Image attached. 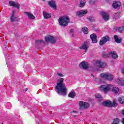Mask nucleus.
Segmentation results:
<instances>
[{"mask_svg": "<svg viewBox=\"0 0 124 124\" xmlns=\"http://www.w3.org/2000/svg\"><path fill=\"white\" fill-rule=\"evenodd\" d=\"M96 38V34H92L90 35V38L92 40L93 43H96V42H97Z\"/></svg>", "mask_w": 124, "mask_h": 124, "instance_id": "nucleus-18", "label": "nucleus"}, {"mask_svg": "<svg viewBox=\"0 0 124 124\" xmlns=\"http://www.w3.org/2000/svg\"><path fill=\"white\" fill-rule=\"evenodd\" d=\"M106 57H111L112 59H117L118 58V54L116 53V51H110L108 54H105Z\"/></svg>", "mask_w": 124, "mask_h": 124, "instance_id": "nucleus-8", "label": "nucleus"}, {"mask_svg": "<svg viewBox=\"0 0 124 124\" xmlns=\"http://www.w3.org/2000/svg\"><path fill=\"white\" fill-rule=\"evenodd\" d=\"M121 123L124 124V118L122 119Z\"/></svg>", "mask_w": 124, "mask_h": 124, "instance_id": "nucleus-38", "label": "nucleus"}, {"mask_svg": "<svg viewBox=\"0 0 124 124\" xmlns=\"http://www.w3.org/2000/svg\"><path fill=\"white\" fill-rule=\"evenodd\" d=\"M80 49H84L85 51L88 50L89 48V43L88 42H85L82 46L79 47Z\"/></svg>", "mask_w": 124, "mask_h": 124, "instance_id": "nucleus-20", "label": "nucleus"}, {"mask_svg": "<svg viewBox=\"0 0 124 124\" xmlns=\"http://www.w3.org/2000/svg\"><path fill=\"white\" fill-rule=\"evenodd\" d=\"M87 13H88V10H80L77 12L76 15L78 16V17H83V16L86 15Z\"/></svg>", "mask_w": 124, "mask_h": 124, "instance_id": "nucleus-10", "label": "nucleus"}, {"mask_svg": "<svg viewBox=\"0 0 124 124\" xmlns=\"http://www.w3.org/2000/svg\"><path fill=\"white\" fill-rule=\"evenodd\" d=\"M79 67L83 69H87V68L89 67V64L86 62L83 61L80 63Z\"/></svg>", "mask_w": 124, "mask_h": 124, "instance_id": "nucleus-13", "label": "nucleus"}, {"mask_svg": "<svg viewBox=\"0 0 124 124\" xmlns=\"http://www.w3.org/2000/svg\"><path fill=\"white\" fill-rule=\"evenodd\" d=\"M76 113H77V111L74 110L73 112H72V115H73V114H76Z\"/></svg>", "mask_w": 124, "mask_h": 124, "instance_id": "nucleus-37", "label": "nucleus"}, {"mask_svg": "<svg viewBox=\"0 0 124 124\" xmlns=\"http://www.w3.org/2000/svg\"><path fill=\"white\" fill-rule=\"evenodd\" d=\"M28 91V89L26 88L25 89V92H27Z\"/></svg>", "mask_w": 124, "mask_h": 124, "instance_id": "nucleus-40", "label": "nucleus"}, {"mask_svg": "<svg viewBox=\"0 0 124 124\" xmlns=\"http://www.w3.org/2000/svg\"><path fill=\"white\" fill-rule=\"evenodd\" d=\"M101 14L103 17V19H104L105 21H108V20H109V15L108 14L104 12H102Z\"/></svg>", "mask_w": 124, "mask_h": 124, "instance_id": "nucleus-17", "label": "nucleus"}, {"mask_svg": "<svg viewBox=\"0 0 124 124\" xmlns=\"http://www.w3.org/2000/svg\"><path fill=\"white\" fill-rule=\"evenodd\" d=\"M24 13L28 16L29 19H32L35 18V17H34V16H33V15L31 14V13H30V12H25Z\"/></svg>", "mask_w": 124, "mask_h": 124, "instance_id": "nucleus-21", "label": "nucleus"}, {"mask_svg": "<svg viewBox=\"0 0 124 124\" xmlns=\"http://www.w3.org/2000/svg\"><path fill=\"white\" fill-rule=\"evenodd\" d=\"M89 3L91 5H93V4H94V0H89Z\"/></svg>", "mask_w": 124, "mask_h": 124, "instance_id": "nucleus-33", "label": "nucleus"}, {"mask_svg": "<svg viewBox=\"0 0 124 124\" xmlns=\"http://www.w3.org/2000/svg\"><path fill=\"white\" fill-rule=\"evenodd\" d=\"M57 75L58 76H59V77H63V75L61 73H58Z\"/></svg>", "mask_w": 124, "mask_h": 124, "instance_id": "nucleus-36", "label": "nucleus"}, {"mask_svg": "<svg viewBox=\"0 0 124 124\" xmlns=\"http://www.w3.org/2000/svg\"><path fill=\"white\" fill-rule=\"evenodd\" d=\"M120 124V119L119 118H115L113 120V122L112 124Z\"/></svg>", "mask_w": 124, "mask_h": 124, "instance_id": "nucleus-28", "label": "nucleus"}, {"mask_svg": "<svg viewBox=\"0 0 124 124\" xmlns=\"http://www.w3.org/2000/svg\"><path fill=\"white\" fill-rule=\"evenodd\" d=\"M76 95V94L74 92H70L68 94L69 97H71L72 98H74Z\"/></svg>", "mask_w": 124, "mask_h": 124, "instance_id": "nucleus-25", "label": "nucleus"}, {"mask_svg": "<svg viewBox=\"0 0 124 124\" xmlns=\"http://www.w3.org/2000/svg\"><path fill=\"white\" fill-rule=\"evenodd\" d=\"M121 18V13L118 12L114 15V19H119Z\"/></svg>", "mask_w": 124, "mask_h": 124, "instance_id": "nucleus-26", "label": "nucleus"}, {"mask_svg": "<svg viewBox=\"0 0 124 124\" xmlns=\"http://www.w3.org/2000/svg\"><path fill=\"white\" fill-rule=\"evenodd\" d=\"M101 78L106 79V80H108V81H112L113 80V75H111L110 73H101Z\"/></svg>", "mask_w": 124, "mask_h": 124, "instance_id": "nucleus-6", "label": "nucleus"}, {"mask_svg": "<svg viewBox=\"0 0 124 124\" xmlns=\"http://www.w3.org/2000/svg\"><path fill=\"white\" fill-rule=\"evenodd\" d=\"M108 41H110V37L108 36H105L101 39L99 44L101 46L104 45Z\"/></svg>", "mask_w": 124, "mask_h": 124, "instance_id": "nucleus-7", "label": "nucleus"}, {"mask_svg": "<svg viewBox=\"0 0 124 124\" xmlns=\"http://www.w3.org/2000/svg\"><path fill=\"white\" fill-rule=\"evenodd\" d=\"M114 39L117 43H121L122 42V39H119V37L117 35H114Z\"/></svg>", "mask_w": 124, "mask_h": 124, "instance_id": "nucleus-24", "label": "nucleus"}, {"mask_svg": "<svg viewBox=\"0 0 124 124\" xmlns=\"http://www.w3.org/2000/svg\"><path fill=\"white\" fill-rule=\"evenodd\" d=\"M112 92L115 93V94H117L119 92V88L117 87H112L111 89Z\"/></svg>", "mask_w": 124, "mask_h": 124, "instance_id": "nucleus-23", "label": "nucleus"}, {"mask_svg": "<svg viewBox=\"0 0 124 124\" xmlns=\"http://www.w3.org/2000/svg\"><path fill=\"white\" fill-rule=\"evenodd\" d=\"M94 77V76H93V78Z\"/></svg>", "mask_w": 124, "mask_h": 124, "instance_id": "nucleus-42", "label": "nucleus"}, {"mask_svg": "<svg viewBox=\"0 0 124 124\" xmlns=\"http://www.w3.org/2000/svg\"><path fill=\"white\" fill-rule=\"evenodd\" d=\"M43 13L44 17V18H45V19H49V18H51V14H48L45 12H43Z\"/></svg>", "mask_w": 124, "mask_h": 124, "instance_id": "nucleus-22", "label": "nucleus"}, {"mask_svg": "<svg viewBox=\"0 0 124 124\" xmlns=\"http://www.w3.org/2000/svg\"><path fill=\"white\" fill-rule=\"evenodd\" d=\"M88 28L87 27H83L82 29V31H83L84 34H87L88 33Z\"/></svg>", "mask_w": 124, "mask_h": 124, "instance_id": "nucleus-30", "label": "nucleus"}, {"mask_svg": "<svg viewBox=\"0 0 124 124\" xmlns=\"http://www.w3.org/2000/svg\"><path fill=\"white\" fill-rule=\"evenodd\" d=\"M118 31L119 32H124V26H121L119 28Z\"/></svg>", "mask_w": 124, "mask_h": 124, "instance_id": "nucleus-31", "label": "nucleus"}, {"mask_svg": "<svg viewBox=\"0 0 124 124\" xmlns=\"http://www.w3.org/2000/svg\"><path fill=\"white\" fill-rule=\"evenodd\" d=\"M95 97H96V98H100L101 99V98H102V97H101V95L99 94H96L95 95Z\"/></svg>", "mask_w": 124, "mask_h": 124, "instance_id": "nucleus-35", "label": "nucleus"}, {"mask_svg": "<svg viewBox=\"0 0 124 124\" xmlns=\"http://www.w3.org/2000/svg\"><path fill=\"white\" fill-rule=\"evenodd\" d=\"M11 22H15L16 21H18L17 17L15 16V11H13L11 17H10Z\"/></svg>", "mask_w": 124, "mask_h": 124, "instance_id": "nucleus-15", "label": "nucleus"}, {"mask_svg": "<svg viewBox=\"0 0 124 124\" xmlns=\"http://www.w3.org/2000/svg\"><path fill=\"white\" fill-rule=\"evenodd\" d=\"M117 83L119 86H124V78H118L116 80Z\"/></svg>", "mask_w": 124, "mask_h": 124, "instance_id": "nucleus-19", "label": "nucleus"}, {"mask_svg": "<svg viewBox=\"0 0 124 124\" xmlns=\"http://www.w3.org/2000/svg\"><path fill=\"white\" fill-rule=\"evenodd\" d=\"M86 4V0H81L80 2L79 6L80 7H83L84 5Z\"/></svg>", "mask_w": 124, "mask_h": 124, "instance_id": "nucleus-27", "label": "nucleus"}, {"mask_svg": "<svg viewBox=\"0 0 124 124\" xmlns=\"http://www.w3.org/2000/svg\"><path fill=\"white\" fill-rule=\"evenodd\" d=\"M70 31H71V32H73V29H71V30H70Z\"/></svg>", "mask_w": 124, "mask_h": 124, "instance_id": "nucleus-39", "label": "nucleus"}, {"mask_svg": "<svg viewBox=\"0 0 124 124\" xmlns=\"http://www.w3.org/2000/svg\"><path fill=\"white\" fill-rule=\"evenodd\" d=\"M45 41H46V42H50V43H56V39H55V38H54V37L52 36H49L46 37Z\"/></svg>", "mask_w": 124, "mask_h": 124, "instance_id": "nucleus-11", "label": "nucleus"}, {"mask_svg": "<svg viewBox=\"0 0 124 124\" xmlns=\"http://www.w3.org/2000/svg\"><path fill=\"white\" fill-rule=\"evenodd\" d=\"M70 19L68 16H62L58 19L59 23L61 27H65L68 25Z\"/></svg>", "mask_w": 124, "mask_h": 124, "instance_id": "nucleus-2", "label": "nucleus"}, {"mask_svg": "<svg viewBox=\"0 0 124 124\" xmlns=\"http://www.w3.org/2000/svg\"><path fill=\"white\" fill-rule=\"evenodd\" d=\"M112 89H113V85L112 84L103 85L100 87L101 91H103L104 93H106V94H107Z\"/></svg>", "mask_w": 124, "mask_h": 124, "instance_id": "nucleus-3", "label": "nucleus"}, {"mask_svg": "<svg viewBox=\"0 0 124 124\" xmlns=\"http://www.w3.org/2000/svg\"><path fill=\"white\" fill-rule=\"evenodd\" d=\"M118 101L121 104H124V96H122L121 97H119Z\"/></svg>", "mask_w": 124, "mask_h": 124, "instance_id": "nucleus-29", "label": "nucleus"}, {"mask_svg": "<svg viewBox=\"0 0 124 124\" xmlns=\"http://www.w3.org/2000/svg\"><path fill=\"white\" fill-rule=\"evenodd\" d=\"M72 36H74V35L73 34H72Z\"/></svg>", "mask_w": 124, "mask_h": 124, "instance_id": "nucleus-41", "label": "nucleus"}, {"mask_svg": "<svg viewBox=\"0 0 124 124\" xmlns=\"http://www.w3.org/2000/svg\"><path fill=\"white\" fill-rule=\"evenodd\" d=\"M2 124H3V123H2Z\"/></svg>", "mask_w": 124, "mask_h": 124, "instance_id": "nucleus-43", "label": "nucleus"}, {"mask_svg": "<svg viewBox=\"0 0 124 124\" xmlns=\"http://www.w3.org/2000/svg\"><path fill=\"white\" fill-rule=\"evenodd\" d=\"M102 105L106 107H117L118 106V103H117V100H114L113 103L109 100H107L104 101Z\"/></svg>", "mask_w": 124, "mask_h": 124, "instance_id": "nucleus-4", "label": "nucleus"}, {"mask_svg": "<svg viewBox=\"0 0 124 124\" xmlns=\"http://www.w3.org/2000/svg\"><path fill=\"white\" fill-rule=\"evenodd\" d=\"M42 42H43V40H36L35 42L36 44H39V43H42Z\"/></svg>", "mask_w": 124, "mask_h": 124, "instance_id": "nucleus-34", "label": "nucleus"}, {"mask_svg": "<svg viewBox=\"0 0 124 124\" xmlns=\"http://www.w3.org/2000/svg\"><path fill=\"white\" fill-rule=\"evenodd\" d=\"M89 20L91 23H93V22H94V18L93 17H89Z\"/></svg>", "mask_w": 124, "mask_h": 124, "instance_id": "nucleus-32", "label": "nucleus"}, {"mask_svg": "<svg viewBox=\"0 0 124 124\" xmlns=\"http://www.w3.org/2000/svg\"><path fill=\"white\" fill-rule=\"evenodd\" d=\"M95 66L98 67V68H104L106 67V62H101V60H97L94 62Z\"/></svg>", "mask_w": 124, "mask_h": 124, "instance_id": "nucleus-5", "label": "nucleus"}, {"mask_svg": "<svg viewBox=\"0 0 124 124\" xmlns=\"http://www.w3.org/2000/svg\"><path fill=\"white\" fill-rule=\"evenodd\" d=\"M9 4H10V6H14V7H16L17 9H20V4L16 2L10 1Z\"/></svg>", "mask_w": 124, "mask_h": 124, "instance_id": "nucleus-14", "label": "nucleus"}, {"mask_svg": "<svg viewBox=\"0 0 124 124\" xmlns=\"http://www.w3.org/2000/svg\"><path fill=\"white\" fill-rule=\"evenodd\" d=\"M48 4L51 8H53V9H57V6L56 5V2L54 0H51L48 1Z\"/></svg>", "mask_w": 124, "mask_h": 124, "instance_id": "nucleus-16", "label": "nucleus"}, {"mask_svg": "<svg viewBox=\"0 0 124 124\" xmlns=\"http://www.w3.org/2000/svg\"><path fill=\"white\" fill-rule=\"evenodd\" d=\"M89 106V103H86L83 101L79 102V109H80L81 110H84V109L88 108Z\"/></svg>", "mask_w": 124, "mask_h": 124, "instance_id": "nucleus-9", "label": "nucleus"}, {"mask_svg": "<svg viewBox=\"0 0 124 124\" xmlns=\"http://www.w3.org/2000/svg\"><path fill=\"white\" fill-rule=\"evenodd\" d=\"M121 5H122V3L120 1H114L113 2V4H112L113 8H115V9H119Z\"/></svg>", "mask_w": 124, "mask_h": 124, "instance_id": "nucleus-12", "label": "nucleus"}, {"mask_svg": "<svg viewBox=\"0 0 124 124\" xmlns=\"http://www.w3.org/2000/svg\"><path fill=\"white\" fill-rule=\"evenodd\" d=\"M44 0V1H45V0Z\"/></svg>", "mask_w": 124, "mask_h": 124, "instance_id": "nucleus-44", "label": "nucleus"}, {"mask_svg": "<svg viewBox=\"0 0 124 124\" xmlns=\"http://www.w3.org/2000/svg\"><path fill=\"white\" fill-rule=\"evenodd\" d=\"M64 80V79L63 78H59L57 86H55V91L60 95H66L67 93V89L63 83Z\"/></svg>", "mask_w": 124, "mask_h": 124, "instance_id": "nucleus-1", "label": "nucleus"}]
</instances>
